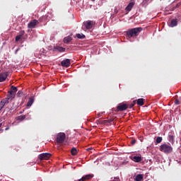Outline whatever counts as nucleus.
<instances>
[{
	"label": "nucleus",
	"instance_id": "nucleus-16",
	"mask_svg": "<svg viewBox=\"0 0 181 181\" xmlns=\"http://www.w3.org/2000/svg\"><path fill=\"white\" fill-rule=\"evenodd\" d=\"M49 16L45 15V16H42L39 18V21L40 22H45V21H49Z\"/></svg>",
	"mask_w": 181,
	"mask_h": 181
},
{
	"label": "nucleus",
	"instance_id": "nucleus-19",
	"mask_svg": "<svg viewBox=\"0 0 181 181\" xmlns=\"http://www.w3.org/2000/svg\"><path fill=\"white\" fill-rule=\"evenodd\" d=\"M143 180H144V175H142V174H139L135 177L136 181H141Z\"/></svg>",
	"mask_w": 181,
	"mask_h": 181
},
{
	"label": "nucleus",
	"instance_id": "nucleus-8",
	"mask_svg": "<svg viewBox=\"0 0 181 181\" xmlns=\"http://www.w3.org/2000/svg\"><path fill=\"white\" fill-rule=\"evenodd\" d=\"M8 76H9V73L8 72H3L0 74V83H2L8 78Z\"/></svg>",
	"mask_w": 181,
	"mask_h": 181
},
{
	"label": "nucleus",
	"instance_id": "nucleus-4",
	"mask_svg": "<svg viewBox=\"0 0 181 181\" xmlns=\"http://www.w3.org/2000/svg\"><path fill=\"white\" fill-rule=\"evenodd\" d=\"M125 110H128V104L119 103L117 107L116 111L119 112V111H125Z\"/></svg>",
	"mask_w": 181,
	"mask_h": 181
},
{
	"label": "nucleus",
	"instance_id": "nucleus-40",
	"mask_svg": "<svg viewBox=\"0 0 181 181\" xmlns=\"http://www.w3.org/2000/svg\"><path fill=\"white\" fill-rule=\"evenodd\" d=\"M0 131H2V132H4V130H3V129H0Z\"/></svg>",
	"mask_w": 181,
	"mask_h": 181
},
{
	"label": "nucleus",
	"instance_id": "nucleus-30",
	"mask_svg": "<svg viewBox=\"0 0 181 181\" xmlns=\"http://www.w3.org/2000/svg\"><path fill=\"white\" fill-rule=\"evenodd\" d=\"M21 39H22V37H21V35H17L16 37V42H19V40H21Z\"/></svg>",
	"mask_w": 181,
	"mask_h": 181
},
{
	"label": "nucleus",
	"instance_id": "nucleus-20",
	"mask_svg": "<svg viewBox=\"0 0 181 181\" xmlns=\"http://www.w3.org/2000/svg\"><path fill=\"white\" fill-rule=\"evenodd\" d=\"M168 141H169V142H170V144H172V145H173L175 144V136H173L172 135H169Z\"/></svg>",
	"mask_w": 181,
	"mask_h": 181
},
{
	"label": "nucleus",
	"instance_id": "nucleus-15",
	"mask_svg": "<svg viewBox=\"0 0 181 181\" xmlns=\"http://www.w3.org/2000/svg\"><path fill=\"white\" fill-rule=\"evenodd\" d=\"M107 122H108V120H101V119L96 120V124L98 125H104V124H107Z\"/></svg>",
	"mask_w": 181,
	"mask_h": 181
},
{
	"label": "nucleus",
	"instance_id": "nucleus-38",
	"mask_svg": "<svg viewBox=\"0 0 181 181\" xmlns=\"http://www.w3.org/2000/svg\"><path fill=\"white\" fill-rule=\"evenodd\" d=\"M8 129H9V128H8V127H6V128L5 129V131H8Z\"/></svg>",
	"mask_w": 181,
	"mask_h": 181
},
{
	"label": "nucleus",
	"instance_id": "nucleus-10",
	"mask_svg": "<svg viewBox=\"0 0 181 181\" xmlns=\"http://www.w3.org/2000/svg\"><path fill=\"white\" fill-rule=\"evenodd\" d=\"M93 175L91 174H88L85 175L84 177H82L81 179L78 180V181H85V180H90L93 179Z\"/></svg>",
	"mask_w": 181,
	"mask_h": 181
},
{
	"label": "nucleus",
	"instance_id": "nucleus-32",
	"mask_svg": "<svg viewBox=\"0 0 181 181\" xmlns=\"http://www.w3.org/2000/svg\"><path fill=\"white\" fill-rule=\"evenodd\" d=\"M23 35H25V30H21L18 35L22 37Z\"/></svg>",
	"mask_w": 181,
	"mask_h": 181
},
{
	"label": "nucleus",
	"instance_id": "nucleus-9",
	"mask_svg": "<svg viewBox=\"0 0 181 181\" xmlns=\"http://www.w3.org/2000/svg\"><path fill=\"white\" fill-rule=\"evenodd\" d=\"M71 63L70 62V59H66L61 62V65L62 67H69Z\"/></svg>",
	"mask_w": 181,
	"mask_h": 181
},
{
	"label": "nucleus",
	"instance_id": "nucleus-5",
	"mask_svg": "<svg viewBox=\"0 0 181 181\" xmlns=\"http://www.w3.org/2000/svg\"><path fill=\"white\" fill-rule=\"evenodd\" d=\"M83 25L86 29H92L93 26L95 25L93 21H87L83 22Z\"/></svg>",
	"mask_w": 181,
	"mask_h": 181
},
{
	"label": "nucleus",
	"instance_id": "nucleus-3",
	"mask_svg": "<svg viewBox=\"0 0 181 181\" xmlns=\"http://www.w3.org/2000/svg\"><path fill=\"white\" fill-rule=\"evenodd\" d=\"M66 140V134L60 132L57 135V144H63Z\"/></svg>",
	"mask_w": 181,
	"mask_h": 181
},
{
	"label": "nucleus",
	"instance_id": "nucleus-27",
	"mask_svg": "<svg viewBox=\"0 0 181 181\" xmlns=\"http://www.w3.org/2000/svg\"><path fill=\"white\" fill-rule=\"evenodd\" d=\"M162 141H163V139L162 138V136H158V137H157L156 142V144H160V142H162Z\"/></svg>",
	"mask_w": 181,
	"mask_h": 181
},
{
	"label": "nucleus",
	"instance_id": "nucleus-1",
	"mask_svg": "<svg viewBox=\"0 0 181 181\" xmlns=\"http://www.w3.org/2000/svg\"><path fill=\"white\" fill-rule=\"evenodd\" d=\"M143 28L141 27L132 28L126 32L127 37H135L138 36L141 32H142Z\"/></svg>",
	"mask_w": 181,
	"mask_h": 181
},
{
	"label": "nucleus",
	"instance_id": "nucleus-29",
	"mask_svg": "<svg viewBox=\"0 0 181 181\" xmlns=\"http://www.w3.org/2000/svg\"><path fill=\"white\" fill-rule=\"evenodd\" d=\"M135 104H136V103L135 102V100H134L131 104L127 105V108H132V107H134Z\"/></svg>",
	"mask_w": 181,
	"mask_h": 181
},
{
	"label": "nucleus",
	"instance_id": "nucleus-12",
	"mask_svg": "<svg viewBox=\"0 0 181 181\" xmlns=\"http://www.w3.org/2000/svg\"><path fill=\"white\" fill-rule=\"evenodd\" d=\"M54 52H66V48L60 46H56L54 47Z\"/></svg>",
	"mask_w": 181,
	"mask_h": 181
},
{
	"label": "nucleus",
	"instance_id": "nucleus-39",
	"mask_svg": "<svg viewBox=\"0 0 181 181\" xmlns=\"http://www.w3.org/2000/svg\"><path fill=\"white\" fill-rule=\"evenodd\" d=\"M1 127H2V123H0V128H1Z\"/></svg>",
	"mask_w": 181,
	"mask_h": 181
},
{
	"label": "nucleus",
	"instance_id": "nucleus-2",
	"mask_svg": "<svg viewBox=\"0 0 181 181\" xmlns=\"http://www.w3.org/2000/svg\"><path fill=\"white\" fill-rule=\"evenodd\" d=\"M159 151L163 152V153H172L173 152V148L170 144H164L160 146Z\"/></svg>",
	"mask_w": 181,
	"mask_h": 181
},
{
	"label": "nucleus",
	"instance_id": "nucleus-28",
	"mask_svg": "<svg viewBox=\"0 0 181 181\" xmlns=\"http://www.w3.org/2000/svg\"><path fill=\"white\" fill-rule=\"evenodd\" d=\"M11 91H12L13 93L16 94V92L18 91V88H16L13 86H11Z\"/></svg>",
	"mask_w": 181,
	"mask_h": 181
},
{
	"label": "nucleus",
	"instance_id": "nucleus-33",
	"mask_svg": "<svg viewBox=\"0 0 181 181\" xmlns=\"http://www.w3.org/2000/svg\"><path fill=\"white\" fill-rule=\"evenodd\" d=\"M135 144H136V139H132V140L131 141V144H132V145H135Z\"/></svg>",
	"mask_w": 181,
	"mask_h": 181
},
{
	"label": "nucleus",
	"instance_id": "nucleus-25",
	"mask_svg": "<svg viewBox=\"0 0 181 181\" xmlns=\"http://www.w3.org/2000/svg\"><path fill=\"white\" fill-rule=\"evenodd\" d=\"M1 103L5 105L6 104H9V99H8V97L6 98H4L1 100Z\"/></svg>",
	"mask_w": 181,
	"mask_h": 181
},
{
	"label": "nucleus",
	"instance_id": "nucleus-23",
	"mask_svg": "<svg viewBox=\"0 0 181 181\" xmlns=\"http://www.w3.org/2000/svg\"><path fill=\"white\" fill-rule=\"evenodd\" d=\"M76 37L78 39H86V35L84 34H80V33H78L76 34Z\"/></svg>",
	"mask_w": 181,
	"mask_h": 181
},
{
	"label": "nucleus",
	"instance_id": "nucleus-41",
	"mask_svg": "<svg viewBox=\"0 0 181 181\" xmlns=\"http://www.w3.org/2000/svg\"><path fill=\"white\" fill-rule=\"evenodd\" d=\"M92 1H95V0H92Z\"/></svg>",
	"mask_w": 181,
	"mask_h": 181
},
{
	"label": "nucleus",
	"instance_id": "nucleus-11",
	"mask_svg": "<svg viewBox=\"0 0 181 181\" xmlns=\"http://www.w3.org/2000/svg\"><path fill=\"white\" fill-rule=\"evenodd\" d=\"M134 5H135V2H134V1L130 2V3L127 5V6L126 7L125 11H126L127 12L131 11V10L132 9V8H134Z\"/></svg>",
	"mask_w": 181,
	"mask_h": 181
},
{
	"label": "nucleus",
	"instance_id": "nucleus-37",
	"mask_svg": "<svg viewBox=\"0 0 181 181\" xmlns=\"http://www.w3.org/2000/svg\"><path fill=\"white\" fill-rule=\"evenodd\" d=\"M91 149H93V148H88L87 149H86V151H91Z\"/></svg>",
	"mask_w": 181,
	"mask_h": 181
},
{
	"label": "nucleus",
	"instance_id": "nucleus-18",
	"mask_svg": "<svg viewBox=\"0 0 181 181\" xmlns=\"http://www.w3.org/2000/svg\"><path fill=\"white\" fill-rule=\"evenodd\" d=\"M145 99L144 98H139L137 100V105H144L145 104Z\"/></svg>",
	"mask_w": 181,
	"mask_h": 181
},
{
	"label": "nucleus",
	"instance_id": "nucleus-24",
	"mask_svg": "<svg viewBox=\"0 0 181 181\" xmlns=\"http://www.w3.org/2000/svg\"><path fill=\"white\" fill-rule=\"evenodd\" d=\"M33 98H30L27 103L28 107H31L32 104H33Z\"/></svg>",
	"mask_w": 181,
	"mask_h": 181
},
{
	"label": "nucleus",
	"instance_id": "nucleus-26",
	"mask_svg": "<svg viewBox=\"0 0 181 181\" xmlns=\"http://www.w3.org/2000/svg\"><path fill=\"white\" fill-rule=\"evenodd\" d=\"M25 118H26V115H20L17 117V119H18V121H23Z\"/></svg>",
	"mask_w": 181,
	"mask_h": 181
},
{
	"label": "nucleus",
	"instance_id": "nucleus-14",
	"mask_svg": "<svg viewBox=\"0 0 181 181\" xmlns=\"http://www.w3.org/2000/svg\"><path fill=\"white\" fill-rule=\"evenodd\" d=\"M175 26H177V20L173 19V20H171L170 27V28H175Z\"/></svg>",
	"mask_w": 181,
	"mask_h": 181
},
{
	"label": "nucleus",
	"instance_id": "nucleus-17",
	"mask_svg": "<svg viewBox=\"0 0 181 181\" xmlns=\"http://www.w3.org/2000/svg\"><path fill=\"white\" fill-rule=\"evenodd\" d=\"M71 40H73V37H71V36H67L64 38V43H70Z\"/></svg>",
	"mask_w": 181,
	"mask_h": 181
},
{
	"label": "nucleus",
	"instance_id": "nucleus-22",
	"mask_svg": "<svg viewBox=\"0 0 181 181\" xmlns=\"http://www.w3.org/2000/svg\"><path fill=\"white\" fill-rule=\"evenodd\" d=\"M71 153L73 156H76V155H77V153H78L77 148H76L74 147L72 148L71 150Z\"/></svg>",
	"mask_w": 181,
	"mask_h": 181
},
{
	"label": "nucleus",
	"instance_id": "nucleus-21",
	"mask_svg": "<svg viewBox=\"0 0 181 181\" xmlns=\"http://www.w3.org/2000/svg\"><path fill=\"white\" fill-rule=\"evenodd\" d=\"M133 160L134 162H141V160H142V158H141V156H135L133 157Z\"/></svg>",
	"mask_w": 181,
	"mask_h": 181
},
{
	"label": "nucleus",
	"instance_id": "nucleus-36",
	"mask_svg": "<svg viewBox=\"0 0 181 181\" xmlns=\"http://www.w3.org/2000/svg\"><path fill=\"white\" fill-rule=\"evenodd\" d=\"M18 52H19V49H16L15 54H17Z\"/></svg>",
	"mask_w": 181,
	"mask_h": 181
},
{
	"label": "nucleus",
	"instance_id": "nucleus-6",
	"mask_svg": "<svg viewBox=\"0 0 181 181\" xmlns=\"http://www.w3.org/2000/svg\"><path fill=\"white\" fill-rule=\"evenodd\" d=\"M50 156H52V154L49 153H44L42 154H40L38 158L40 160H47Z\"/></svg>",
	"mask_w": 181,
	"mask_h": 181
},
{
	"label": "nucleus",
	"instance_id": "nucleus-13",
	"mask_svg": "<svg viewBox=\"0 0 181 181\" xmlns=\"http://www.w3.org/2000/svg\"><path fill=\"white\" fill-rule=\"evenodd\" d=\"M8 95H7L8 100H11V98H15V95H16V93H14L12 92V90H9Z\"/></svg>",
	"mask_w": 181,
	"mask_h": 181
},
{
	"label": "nucleus",
	"instance_id": "nucleus-7",
	"mask_svg": "<svg viewBox=\"0 0 181 181\" xmlns=\"http://www.w3.org/2000/svg\"><path fill=\"white\" fill-rule=\"evenodd\" d=\"M37 23H39V21L36 19H34V20L30 21L29 23L28 24V29H35V28H36V25H37Z\"/></svg>",
	"mask_w": 181,
	"mask_h": 181
},
{
	"label": "nucleus",
	"instance_id": "nucleus-34",
	"mask_svg": "<svg viewBox=\"0 0 181 181\" xmlns=\"http://www.w3.org/2000/svg\"><path fill=\"white\" fill-rule=\"evenodd\" d=\"M175 105H179V104H180V102L179 101V100L176 99L175 100Z\"/></svg>",
	"mask_w": 181,
	"mask_h": 181
},
{
	"label": "nucleus",
	"instance_id": "nucleus-31",
	"mask_svg": "<svg viewBox=\"0 0 181 181\" xmlns=\"http://www.w3.org/2000/svg\"><path fill=\"white\" fill-rule=\"evenodd\" d=\"M22 94H23V92H22V90H19L17 93V97H21Z\"/></svg>",
	"mask_w": 181,
	"mask_h": 181
},
{
	"label": "nucleus",
	"instance_id": "nucleus-35",
	"mask_svg": "<svg viewBox=\"0 0 181 181\" xmlns=\"http://www.w3.org/2000/svg\"><path fill=\"white\" fill-rule=\"evenodd\" d=\"M103 114H104L103 112H100V113H98V118H100V117H101L103 115Z\"/></svg>",
	"mask_w": 181,
	"mask_h": 181
}]
</instances>
